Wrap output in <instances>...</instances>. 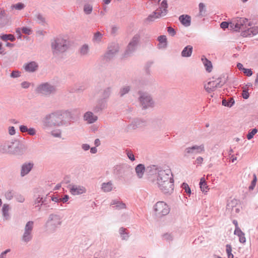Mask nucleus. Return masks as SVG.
<instances>
[{
    "mask_svg": "<svg viewBox=\"0 0 258 258\" xmlns=\"http://www.w3.org/2000/svg\"><path fill=\"white\" fill-rule=\"evenodd\" d=\"M20 72L17 71H14L11 74V77L12 78H18L20 76Z\"/></svg>",
    "mask_w": 258,
    "mask_h": 258,
    "instance_id": "63",
    "label": "nucleus"
},
{
    "mask_svg": "<svg viewBox=\"0 0 258 258\" xmlns=\"http://www.w3.org/2000/svg\"><path fill=\"white\" fill-rule=\"evenodd\" d=\"M242 96L245 99H246L248 98V97L249 96V93L248 92V89H243V90L242 91Z\"/></svg>",
    "mask_w": 258,
    "mask_h": 258,
    "instance_id": "57",
    "label": "nucleus"
},
{
    "mask_svg": "<svg viewBox=\"0 0 258 258\" xmlns=\"http://www.w3.org/2000/svg\"><path fill=\"white\" fill-rule=\"evenodd\" d=\"M8 133L9 135L13 136L16 134V130L14 126H10L8 128Z\"/></svg>",
    "mask_w": 258,
    "mask_h": 258,
    "instance_id": "60",
    "label": "nucleus"
},
{
    "mask_svg": "<svg viewBox=\"0 0 258 258\" xmlns=\"http://www.w3.org/2000/svg\"><path fill=\"white\" fill-rule=\"evenodd\" d=\"M70 191L73 195H79L86 192L85 187L81 185H70Z\"/></svg>",
    "mask_w": 258,
    "mask_h": 258,
    "instance_id": "19",
    "label": "nucleus"
},
{
    "mask_svg": "<svg viewBox=\"0 0 258 258\" xmlns=\"http://www.w3.org/2000/svg\"><path fill=\"white\" fill-rule=\"evenodd\" d=\"M22 31L23 33L29 35L31 32V30L30 28L27 27H23L22 29Z\"/></svg>",
    "mask_w": 258,
    "mask_h": 258,
    "instance_id": "64",
    "label": "nucleus"
},
{
    "mask_svg": "<svg viewBox=\"0 0 258 258\" xmlns=\"http://www.w3.org/2000/svg\"><path fill=\"white\" fill-rule=\"evenodd\" d=\"M107 105V100L100 98L97 100L96 105L93 108V111L95 113L101 112L106 108Z\"/></svg>",
    "mask_w": 258,
    "mask_h": 258,
    "instance_id": "18",
    "label": "nucleus"
},
{
    "mask_svg": "<svg viewBox=\"0 0 258 258\" xmlns=\"http://www.w3.org/2000/svg\"><path fill=\"white\" fill-rule=\"evenodd\" d=\"M102 38V34L100 32H97L94 33L93 40L94 42H100Z\"/></svg>",
    "mask_w": 258,
    "mask_h": 258,
    "instance_id": "44",
    "label": "nucleus"
},
{
    "mask_svg": "<svg viewBox=\"0 0 258 258\" xmlns=\"http://www.w3.org/2000/svg\"><path fill=\"white\" fill-rule=\"evenodd\" d=\"M24 149V146L16 140L6 141L0 146V151L2 153L16 155H22Z\"/></svg>",
    "mask_w": 258,
    "mask_h": 258,
    "instance_id": "2",
    "label": "nucleus"
},
{
    "mask_svg": "<svg viewBox=\"0 0 258 258\" xmlns=\"http://www.w3.org/2000/svg\"><path fill=\"white\" fill-rule=\"evenodd\" d=\"M200 186L203 192L207 191L206 189L208 188V186L207 185L206 181L204 178H202L200 180Z\"/></svg>",
    "mask_w": 258,
    "mask_h": 258,
    "instance_id": "43",
    "label": "nucleus"
},
{
    "mask_svg": "<svg viewBox=\"0 0 258 258\" xmlns=\"http://www.w3.org/2000/svg\"><path fill=\"white\" fill-rule=\"evenodd\" d=\"M237 202L238 201L236 199H233L230 201H229L227 204V208L229 209H232L236 206Z\"/></svg>",
    "mask_w": 258,
    "mask_h": 258,
    "instance_id": "48",
    "label": "nucleus"
},
{
    "mask_svg": "<svg viewBox=\"0 0 258 258\" xmlns=\"http://www.w3.org/2000/svg\"><path fill=\"white\" fill-rule=\"evenodd\" d=\"M34 164L32 162H25L22 164L21 169L20 175L24 177L27 175L33 169Z\"/></svg>",
    "mask_w": 258,
    "mask_h": 258,
    "instance_id": "20",
    "label": "nucleus"
},
{
    "mask_svg": "<svg viewBox=\"0 0 258 258\" xmlns=\"http://www.w3.org/2000/svg\"><path fill=\"white\" fill-rule=\"evenodd\" d=\"M62 216L57 213H52L49 215L45 224L46 231L49 233H54L62 224Z\"/></svg>",
    "mask_w": 258,
    "mask_h": 258,
    "instance_id": "3",
    "label": "nucleus"
},
{
    "mask_svg": "<svg viewBox=\"0 0 258 258\" xmlns=\"http://www.w3.org/2000/svg\"><path fill=\"white\" fill-rule=\"evenodd\" d=\"M141 39L139 33L135 34L128 43L127 48L124 52V56L127 57L134 52L136 49Z\"/></svg>",
    "mask_w": 258,
    "mask_h": 258,
    "instance_id": "9",
    "label": "nucleus"
},
{
    "mask_svg": "<svg viewBox=\"0 0 258 258\" xmlns=\"http://www.w3.org/2000/svg\"><path fill=\"white\" fill-rule=\"evenodd\" d=\"M62 112H63V115H66L68 118L70 119H72L73 118V114L71 111L69 110H61Z\"/></svg>",
    "mask_w": 258,
    "mask_h": 258,
    "instance_id": "56",
    "label": "nucleus"
},
{
    "mask_svg": "<svg viewBox=\"0 0 258 258\" xmlns=\"http://www.w3.org/2000/svg\"><path fill=\"white\" fill-rule=\"evenodd\" d=\"M47 196L41 188L36 190L34 195V204L36 205V207H38L39 210L42 204H46Z\"/></svg>",
    "mask_w": 258,
    "mask_h": 258,
    "instance_id": "8",
    "label": "nucleus"
},
{
    "mask_svg": "<svg viewBox=\"0 0 258 258\" xmlns=\"http://www.w3.org/2000/svg\"><path fill=\"white\" fill-rule=\"evenodd\" d=\"M202 61L206 67V71L211 72L212 69V65L211 62L207 59L204 56L202 57Z\"/></svg>",
    "mask_w": 258,
    "mask_h": 258,
    "instance_id": "34",
    "label": "nucleus"
},
{
    "mask_svg": "<svg viewBox=\"0 0 258 258\" xmlns=\"http://www.w3.org/2000/svg\"><path fill=\"white\" fill-rule=\"evenodd\" d=\"M28 128L27 127V126L24 125H21L19 127V130L22 133H26L28 131Z\"/></svg>",
    "mask_w": 258,
    "mask_h": 258,
    "instance_id": "62",
    "label": "nucleus"
},
{
    "mask_svg": "<svg viewBox=\"0 0 258 258\" xmlns=\"http://www.w3.org/2000/svg\"><path fill=\"white\" fill-rule=\"evenodd\" d=\"M179 21L183 26L188 27L191 24V17L188 15H182L179 16Z\"/></svg>",
    "mask_w": 258,
    "mask_h": 258,
    "instance_id": "23",
    "label": "nucleus"
},
{
    "mask_svg": "<svg viewBox=\"0 0 258 258\" xmlns=\"http://www.w3.org/2000/svg\"><path fill=\"white\" fill-rule=\"evenodd\" d=\"M192 52V47L191 45H187L184 48L181 52V56L182 57H189L191 56Z\"/></svg>",
    "mask_w": 258,
    "mask_h": 258,
    "instance_id": "32",
    "label": "nucleus"
},
{
    "mask_svg": "<svg viewBox=\"0 0 258 258\" xmlns=\"http://www.w3.org/2000/svg\"><path fill=\"white\" fill-rule=\"evenodd\" d=\"M10 206L8 204H4L2 208V214L5 220H8L10 219Z\"/></svg>",
    "mask_w": 258,
    "mask_h": 258,
    "instance_id": "30",
    "label": "nucleus"
},
{
    "mask_svg": "<svg viewBox=\"0 0 258 258\" xmlns=\"http://www.w3.org/2000/svg\"><path fill=\"white\" fill-rule=\"evenodd\" d=\"M15 198L16 201L19 203H23L25 201V198L23 195L21 194H16L15 196Z\"/></svg>",
    "mask_w": 258,
    "mask_h": 258,
    "instance_id": "54",
    "label": "nucleus"
},
{
    "mask_svg": "<svg viewBox=\"0 0 258 258\" xmlns=\"http://www.w3.org/2000/svg\"><path fill=\"white\" fill-rule=\"evenodd\" d=\"M61 131L60 130H53L51 132V135L56 138H60L61 137Z\"/></svg>",
    "mask_w": 258,
    "mask_h": 258,
    "instance_id": "55",
    "label": "nucleus"
},
{
    "mask_svg": "<svg viewBox=\"0 0 258 258\" xmlns=\"http://www.w3.org/2000/svg\"><path fill=\"white\" fill-rule=\"evenodd\" d=\"M34 224V222L32 221H29L26 224L24 227V232L22 237V240L23 242L27 243L32 239Z\"/></svg>",
    "mask_w": 258,
    "mask_h": 258,
    "instance_id": "11",
    "label": "nucleus"
},
{
    "mask_svg": "<svg viewBox=\"0 0 258 258\" xmlns=\"http://www.w3.org/2000/svg\"><path fill=\"white\" fill-rule=\"evenodd\" d=\"M93 10L92 6L90 4H85L84 6V12L87 15L90 14Z\"/></svg>",
    "mask_w": 258,
    "mask_h": 258,
    "instance_id": "45",
    "label": "nucleus"
},
{
    "mask_svg": "<svg viewBox=\"0 0 258 258\" xmlns=\"http://www.w3.org/2000/svg\"><path fill=\"white\" fill-rule=\"evenodd\" d=\"M113 187L114 185L111 181L103 182L101 184V189L105 192L111 191L113 189Z\"/></svg>",
    "mask_w": 258,
    "mask_h": 258,
    "instance_id": "26",
    "label": "nucleus"
},
{
    "mask_svg": "<svg viewBox=\"0 0 258 258\" xmlns=\"http://www.w3.org/2000/svg\"><path fill=\"white\" fill-rule=\"evenodd\" d=\"M79 53L82 56H86L89 52V47L88 45L85 44L83 45L79 49Z\"/></svg>",
    "mask_w": 258,
    "mask_h": 258,
    "instance_id": "35",
    "label": "nucleus"
},
{
    "mask_svg": "<svg viewBox=\"0 0 258 258\" xmlns=\"http://www.w3.org/2000/svg\"><path fill=\"white\" fill-rule=\"evenodd\" d=\"M238 237H239V241L240 242L242 243H244L245 242L246 239L245 237V234L243 232L242 233V234L239 235L238 236Z\"/></svg>",
    "mask_w": 258,
    "mask_h": 258,
    "instance_id": "59",
    "label": "nucleus"
},
{
    "mask_svg": "<svg viewBox=\"0 0 258 258\" xmlns=\"http://www.w3.org/2000/svg\"><path fill=\"white\" fill-rule=\"evenodd\" d=\"M119 233L122 240H126L129 237L128 233L126 232V229L121 227L119 230Z\"/></svg>",
    "mask_w": 258,
    "mask_h": 258,
    "instance_id": "37",
    "label": "nucleus"
},
{
    "mask_svg": "<svg viewBox=\"0 0 258 258\" xmlns=\"http://www.w3.org/2000/svg\"><path fill=\"white\" fill-rule=\"evenodd\" d=\"M37 93L44 96H49L51 94H54L56 92V88L48 82L43 83L39 85L36 88Z\"/></svg>",
    "mask_w": 258,
    "mask_h": 258,
    "instance_id": "5",
    "label": "nucleus"
},
{
    "mask_svg": "<svg viewBox=\"0 0 258 258\" xmlns=\"http://www.w3.org/2000/svg\"><path fill=\"white\" fill-rule=\"evenodd\" d=\"M181 187L184 190V191L188 194L190 195L191 194V190L189 188L188 185L186 183H183L181 185Z\"/></svg>",
    "mask_w": 258,
    "mask_h": 258,
    "instance_id": "51",
    "label": "nucleus"
},
{
    "mask_svg": "<svg viewBox=\"0 0 258 258\" xmlns=\"http://www.w3.org/2000/svg\"><path fill=\"white\" fill-rule=\"evenodd\" d=\"M131 90V87L129 86H124L121 87L119 92L120 97H122L126 94L128 93Z\"/></svg>",
    "mask_w": 258,
    "mask_h": 258,
    "instance_id": "40",
    "label": "nucleus"
},
{
    "mask_svg": "<svg viewBox=\"0 0 258 258\" xmlns=\"http://www.w3.org/2000/svg\"><path fill=\"white\" fill-rule=\"evenodd\" d=\"M235 22H236L235 27L236 31L242 30V32L246 30L248 26H251L252 24L248 22L247 19L244 18H236L235 19Z\"/></svg>",
    "mask_w": 258,
    "mask_h": 258,
    "instance_id": "13",
    "label": "nucleus"
},
{
    "mask_svg": "<svg viewBox=\"0 0 258 258\" xmlns=\"http://www.w3.org/2000/svg\"><path fill=\"white\" fill-rule=\"evenodd\" d=\"M0 38L2 40L5 41L10 40L11 42H13L16 39L15 36L11 34L2 35L0 36Z\"/></svg>",
    "mask_w": 258,
    "mask_h": 258,
    "instance_id": "39",
    "label": "nucleus"
},
{
    "mask_svg": "<svg viewBox=\"0 0 258 258\" xmlns=\"http://www.w3.org/2000/svg\"><path fill=\"white\" fill-rule=\"evenodd\" d=\"M258 33V27H252L247 28V29L242 32V35L244 37L248 36H253Z\"/></svg>",
    "mask_w": 258,
    "mask_h": 258,
    "instance_id": "22",
    "label": "nucleus"
},
{
    "mask_svg": "<svg viewBox=\"0 0 258 258\" xmlns=\"http://www.w3.org/2000/svg\"><path fill=\"white\" fill-rule=\"evenodd\" d=\"M257 178L255 174H253V179L252 180L250 185L249 186V189L250 190H253L255 186Z\"/></svg>",
    "mask_w": 258,
    "mask_h": 258,
    "instance_id": "53",
    "label": "nucleus"
},
{
    "mask_svg": "<svg viewBox=\"0 0 258 258\" xmlns=\"http://www.w3.org/2000/svg\"><path fill=\"white\" fill-rule=\"evenodd\" d=\"M36 18L37 19V21L42 25H43L45 23V19L42 16V15L40 14H37L36 15Z\"/></svg>",
    "mask_w": 258,
    "mask_h": 258,
    "instance_id": "49",
    "label": "nucleus"
},
{
    "mask_svg": "<svg viewBox=\"0 0 258 258\" xmlns=\"http://www.w3.org/2000/svg\"><path fill=\"white\" fill-rule=\"evenodd\" d=\"M257 132V130L256 128H253L251 130L246 136L248 140H250L253 138L254 135Z\"/></svg>",
    "mask_w": 258,
    "mask_h": 258,
    "instance_id": "50",
    "label": "nucleus"
},
{
    "mask_svg": "<svg viewBox=\"0 0 258 258\" xmlns=\"http://www.w3.org/2000/svg\"><path fill=\"white\" fill-rule=\"evenodd\" d=\"M51 47L53 54L56 55L64 52L68 49V42L61 37H57L51 41Z\"/></svg>",
    "mask_w": 258,
    "mask_h": 258,
    "instance_id": "4",
    "label": "nucleus"
},
{
    "mask_svg": "<svg viewBox=\"0 0 258 258\" xmlns=\"http://www.w3.org/2000/svg\"><path fill=\"white\" fill-rule=\"evenodd\" d=\"M164 17L163 16H160V12L159 10H156L155 11L152 13V14H150L148 16V17L146 19V22H153L156 19L159 18L160 17Z\"/></svg>",
    "mask_w": 258,
    "mask_h": 258,
    "instance_id": "27",
    "label": "nucleus"
},
{
    "mask_svg": "<svg viewBox=\"0 0 258 258\" xmlns=\"http://www.w3.org/2000/svg\"><path fill=\"white\" fill-rule=\"evenodd\" d=\"M38 68L37 63L35 61H31L25 66V70L28 72H35Z\"/></svg>",
    "mask_w": 258,
    "mask_h": 258,
    "instance_id": "24",
    "label": "nucleus"
},
{
    "mask_svg": "<svg viewBox=\"0 0 258 258\" xmlns=\"http://www.w3.org/2000/svg\"><path fill=\"white\" fill-rule=\"evenodd\" d=\"M84 119L88 123L91 124L96 122L98 119L97 116L94 115L91 111H87L84 115Z\"/></svg>",
    "mask_w": 258,
    "mask_h": 258,
    "instance_id": "21",
    "label": "nucleus"
},
{
    "mask_svg": "<svg viewBox=\"0 0 258 258\" xmlns=\"http://www.w3.org/2000/svg\"><path fill=\"white\" fill-rule=\"evenodd\" d=\"M167 0H163L161 4V7L158 9L160 13V16H165L167 14Z\"/></svg>",
    "mask_w": 258,
    "mask_h": 258,
    "instance_id": "28",
    "label": "nucleus"
},
{
    "mask_svg": "<svg viewBox=\"0 0 258 258\" xmlns=\"http://www.w3.org/2000/svg\"><path fill=\"white\" fill-rule=\"evenodd\" d=\"M127 151V156L128 158L132 161H134L135 160V157L133 153L130 151Z\"/></svg>",
    "mask_w": 258,
    "mask_h": 258,
    "instance_id": "61",
    "label": "nucleus"
},
{
    "mask_svg": "<svg viewBox=\"0 0 258 258\" xmlns=\"http://www.w3.org/2000/svg\"><path fill=\"white\" fill-rule=\"evenodd\" d=\"M15 192L13 190H11L6 191L5 194V196L7 200H11L13 198V197H15Z\"/></svg>",
    "mask_w": 258,
    "mask_h": 258,
    "instance_id": "42",
    "label": "nucleus"
},
{
    "mask_svg": "<svg viewBox=\"0 0 258 258\" xmlns=\"http://www.w3.org/2000/svg\"><path fill=\"white\" fill-rule=\"evenodd\" d=\"M160 168L157 167L155 165L148 166L146 169V172L150 175L158 174V170Z\"/></svg>",
    "mask_w": 258,
    "mask_h": 258,
    "instance_id": "36",
    "label": "nucleus"
},
{
    "mask_svg": "<svg viewBox=\"0 0 258 258\" xmlns=\"http://www.w3.org/2000/svg\"><path fill=\"white\" fill-rule=\"evenodd\" d=\"M158 40L159 42L158 47L159 48H165L167 47V41L166 36L160 35L158 37Z\"/></svg>",
    "mask_w": 258,
    "mask_h": 258,
    "instance_id": "29",
    "label": "nucleus"
},
{
    "mask_svg": "<svg viewBox=\"0 0 258 258\" xmlns=\"http://www.w3.org/2000/svg\"><path fill=\"white\" fill-rule=\"evenodd\" d=\"M119 50V46L116 43H112L108 46L107 51L104 55V59L109 61L113 58Z\"/></svg>",
    "mask_w": 258,
    "mask_h": 258,
    "instance_id": "14",
    "label": "nucleus"
},
{
    "mask_svg": "<svg viewBox=\"0 0 258 258\" xmlns=\"http://www.w3.org/2000/svg\"><path fill=\"white\" fill-rule=\"evenodd\" d=\"M131 172V168L126 164L117 165L114 167L113 173L118 177H122L128 175Z\"/></svg>",
    "mask_w": 258,
    "mask_h": 258,
    "instance_id": "12",
    "label": "nucleus"
},
{
    "mask_svg": "<svg viewBox=\"0 0 258 258\" xmlns=\"http://www.w3.org/2000/svg\"><path fill=\"white\" fill-rule=\"evenodd\" d=\"M112 92V88L110 87H108L104 89L101 94V99H107L109 97Z\"/></svg>",
    "mask_w": 258,
    "mask_h": 258,
    "instance_id": "33",
    "label": "nucleus"
},
{
    "mask_svg": "<svg viewBox=\"0 0 258 258\" xmlns=\"http://www.w3.org/2000/svg\"><path fill=\"white\" fill-rule=\"evenodd\" d=\"M167 32L171 36H174L176 34L175 30L171 27L167 28Z\"/></svg>",
    "mask_w": 258,
    "mask_h": 258,
    "instance_id": "58",
    "label": "nucleus"
},
{
    "mask_svg": "<svg viewBox=\"0 0 258 258\" xmlns=\"http://www.w3.org/2000/svg\"><path fill=\"white\" fill-rule=\"evenodd\" d=\"M139 99L144 108H147L153 106V101L151 96L147 93H140Z\"/></svg>",
    "mask_w": 258,
    "mask_h": 258,
    "instance_id": "16",
    "label": "nucleus"
},
{
    "mask_svg": "<svg viewBox=\"0 0 258 258\" xmlns=\"http://www.w3.org/2000/svg\"><path fill=\"white\" fill-rule=\"evenodd\" d=\"M163 239L168 242H171L173 240V236L171 233H165L163 235Z\"/></svg>",
    "mask_w": 258,
    "mask_h": 258,
    "instance_id": "47",
    "label": "nucleus"
},
{
    "mask_svg": "<svg viewBox=\"0 0 258 258\" xmlns=\"http://www.w3.org/2000/svg\"><path fill=\"white\" fill-rule=\"evenodd\" d=\"M63 112L58 110L47 114L43 119L42 123L45 127L60 126L64 124Z\"/></svg>",
    "mask_w": 258,
    "mask_h": 258,
    "instance_id": "1",
    "label": "nucleus"
},
{
    "mask_svg": "<svg viewBox=\"0 0 258 258\" xmlns=\"http://www.w3.org/2000/svg\"><path fill=\"white\" fill-rule=\"evenodd\" d=\"M232 248L231 246L229 244L226 245V252L227 253L228 258H233L234 256L233 254L231 253Z\"/></svg>",
    "mask_w": 258,
    "mask_h": 258,
    "instance_id": "52",
    "label": "nucleus"
},
{
    "mask_svg": "<svg viewBox=\"0 0 258 258\" xmlns=\"http://www.w3.org/2000/svg\"><path fill=\"white\" fill-rule=\"evenodd\" d=\"M154 211L156 216L160 218L167 215L169 213L170 209L165 202L159 201L154 205Z\"/></svg>",
    "mask_w": 258,
    "mask_h": 258,
    "instance_id": "6",
    "label": "nucleus"
},
{
    "mask_svg": "<svg viewBox=\"0 0 258 258\" xmlns=\"http://www.w3.org/2000/svg\"><path fill=\"white\" fill-rule=\"evenodd\" d=\"M24 7V4L21 3H19L16 4L12 5L11 7L12 9H16L17 10H21L23 9Z\"/></svg>",
    "mask_w": 258,
    "mask_h": 258,
    "instance_id": "46",
    "label": "nucleus"
},
{
    "mask_svg": "<svg viewBox=\"0 0 258 258\" xmlns=\"http://www.w3.org/2000/svg\"><path fill=\"white\" fill-rule=\"evenodd\" d=\"M205 152V146L204 144L200 145H195L191 147L186 148L183 152V156L188 158L195 156L197 154H201Z\"/></svg>",
    "mask_w": 258,
    "mask_h": 258,
    "instance_id": "7",
    "label": "nucleus"
},
{
    "mask_svg": "<svg viewBox=\"0 0 258 258\" xmlns=\"http://www.w3.org/2000/svg\"><path fill=\"white\" fill-rule=\"evenodd\" d=\"M235 101L233 98H229L228 100L226 99H223L222 101V104L223 106L231 107L234 104Z\"/></svg>",
    "mask_w": 258,
    "mask_h": 258,
    "instance_id": "38",
    "label": "nucleus"
},
{
    "mask_svg": "<svg viewBox=\"0 0 258 258\" xmlns=\"http://www.w3.org/2000/svg\"><path fill=\"white\" fill-rule=\"evenodd\" d=\"M157 177V183H162L168 180H173V175L171 171L169 168L163 169L161 168L158 170Z\"/></svg>",
    "mask_w": 258,
    "mask_h": 258,
    "instance_id": "10",
    "label": "nucleus"
},
{
    "mask_svg": "<svg viewBox=\"0 0 258 258\" xmlns=\"http://www.w3.org/2000/svg\"><path fill=\"white\" fill-rule=\"evenodd\" d=\"M199 16L201 17H204L206 14L205 5L204 3H201L199 4Z\"/></svg>",
    "mask_w": 258,
    "mask_h": 258,
    "instance_id": "41",
    "label": "nucleus"
},
{
    "mask_svg": "<svg viewBox=\"0 0 258 258\" xmlns=\"http://www.w3.org/2000/svg\"><path fill=\"white\" fill-rule=\"evenodd\" d=\"M110 206L117 210L126 209V205L124 203L116 200L112 201L110 203Z\"/></svg>",
    "mask_w": 258,
    "mask_h": 258,
    "instance_id": "25",
    "label": "nucleus"
},
{
    "mask_svg": "<svg viewBox=\"0 0 258 258\" xmlns=\"http://www.w3.org/2000/svg\"><path fill=\"white\" fill-rule=\"evenodd\" d=\"M135 170L138 177L140 178L143 177L144 172L146 171L144 165L142 164H138L136 166Z\"/></svg>",
    "mask_w": 258,
    "mask_h": 258,
    "instance_id": "31",
    "label": "nucleus"
},
{
    "mask_svg": "<svg viewBox=\"0 0 258 258\" xmlns=\"http://www.w3.org/2000/svg\"><path fill=\"white\" fill-rule=\"evenodd\" d=\"M223 85V83H221L219 79L214 81L209 82L205 84L204 88L207 92L211 93L214 91L217 88H221Z\"/></svg>",
    "mask_w": 258,
    "mask_h": 258,
    "instance_id": "17",
    "label": "nucleus"
},
{
    "mask_svg": "<svg viewBox=\"0 0 258 258\" xmlns=\"http://www.w3.org/2000/svg\"><path fill=\"white\" fill-rule=\"evenodd\" d=\"M158 186L160 190L164 194H170L174 189V179L173 180H168L164 182L157 183Z\"/></svg>",
    "mask_w": 258,
    "mask_h": 258,
    "instance_id": "15",
    "label": "nucleus"
}]
</instances>
